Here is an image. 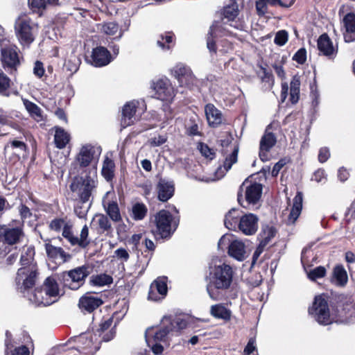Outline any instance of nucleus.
<instances>
[{"mask_svg": "<svg viewBox=\"0 0 355 355\" xmlns=\"http://www.w3.org/2000/svg\"><path fill=\"white\" fill-rule=\"evenodd\" d=\"M107 213L114 221H119L121 219L118 205L116 202H110L107 205Z\"/></svg>", "mask_w": 355, "mask_h": 355, "instance_id": "obj_52", "label": "nucleus"}, {"mask_svg": "<svg viewBox=\"0 0 355 355\" xmlns=\"http://www.w3.org/2000/svg\"><path fill=\"white\" fill-rule=\"evenodd\" d=\"M11 85V80L7 75L3 72H0V94L9 96V89Z\"/></svg>", "mask_w": 355, "mask_h": 355, "instance_id": "obj_48", "label": "nucleus"}, {"mask_svg": "<svg viewBox=\"0 0 355 355\" xmlns=\"http://www.w3.org/2000/svg\"><path fill=\"white\" fill-rule=\"evenodd\" d=\"M86 264L58 274V280L64 288L71 290H77L82 286L85 282V278L89 272L87 270Z\"/></svg>", "mask_w": 355, "mask_h": 355, "instance_id": "obj_4", "label": "nucleus"}, {"mask_svg": "<svg viewBox=\"0 0 355 355\" xmlns=\"http://www.w3.org/2000/svg\"><path fill=\"white\" fill-rule=\"evenodd\" d=\"M157 231L162 238H165L171 234L172 227L175 229L178 223L173 220L172 216L166 210H161L155 217Z\"/></svg>", "mask_w": 355, "mask_h": 355, "instance_id": "obj_11", "label": "nucleus"}, {"mask_svg": "<svg viewBox=\"0 0 355 355\" xmlns=\"http://www.w3.org/2000/svg\"><path fill=\"white\" fill-rule=\"evenodd\" d=\"M3 243L0 246V258L10 252L13 245L20 243L24 237V221L12 220L8 225H1Z\"/></svg>", "mask_w": 355, "mask_h": 355, "instance_id": "obj_3", "label": "nucleus"}, {"mask_svg": "<svg viewBox=\"0 0 355 355\" xmlns=\"http://www.w3.org/2000/svg\"><path fill=\"white\" fill-rule=\"evenodd\" d=\"M210 313L213 317L224 320H230L232 315L231 311L223 304L212 305L210 308Z\"/></svg>", "mask_w": 355, "mask_h": 355, "instance_id": "obj_34", "label": "nucleus"}, {"mask_svg": "<svg viewBox=\"0 0 355 355\" xmlns=\"http://www.w3.org/2000/svg\"><path fill=\"white\" fill-rule=\"evenodd\" d=\"M258 218L253 214L242 216L240 218L239 229L245 235H252L258 230Z\"/></svg>", "mask_w": 355, "mask_h": 355, "instance_id": "obj_20", "label": "nucleus"}, {"mask_svg": "<svg viewBox=\"0 0 355 355\" xmlns=\"http://www.w3.org/2000/svg\"><path fill=\"white\" fill-rule=\"evenodd\" d=\"M87 202V201H83V199L78 200L74 206V211L80 218H86L87 217L89 211V206L85 205V202Z\"/></svg>", "mask_w": 355, "mask_h": 355, "instance_id": "obj_50", "label": "nucleus"}, {"mask_svg": "<svg viewBox=\"0 0 355 355\" xmlns=\"http://www.w3.org/2000/svg\"><path fill=\"white\" fill-rule=\"evenodd\" d=\"M62 236L67 239L72 245H78V237L73 236L71 227L70 225L67 224L64 225Z\"/></svg>", "mask_w": 355, "mask_h": 355, "instance_id": "obj_53", "label": "nucleus"}, {"mask_svg": "<svg viewBox=\"0 0 355 355\" xmlns=\"http://www.w3.org/2000/svg\"><path fill=\"white\" fill-rule=\"evenodd\" d=\"M303 196L301 192H297L293 198V204L288 217V223L294 224L301 214L302 209Z\"/></svg>", "mask_w": 355, "mask_h": 355, "instance_id": "obj_30", "label": "nucleus"}, {"mask_svg": "<svg viewBox=\"0 0 355 355\" xmlns=\"http://www.w3.org/2000/svg\"><path fill=\"white\" fill-rule=\"evenodd\" d=\"M208 123L211 127H217L223 122V115L214 105L207 104L205 107Z\"/></svg>", "mask_w": 355, "mask_h": 355, "instance_id": "obj_25", "label": "nucleus"}, {"mask_svg": "<svg viewBox=\"0 0 355 355\" xmlns=\"http://www.w3.org/2000/svg\"><path fill=\"white\" fill-rule=\"evenodd\" d=\"M233 271L225 263L210 268L207 279V291L214 300H219L223 296L225 291L228 289L232 282Z\"/></svg>", "mask_w": 355, "mask_h": 355, "instance_id": "obj_2", "label": "nucleus"}, {"mask_svg": "<svg viewBox=\"0 0 355 355\" xmlns=\"http://www.w3.org/2000/svg\"><path fill=\"white\" fill-rule=\"evenodd\" d=\"M66 224L63 218H55L50 222L49 227L51 230L60 232L62 227H64V225Z\"/></svg>", "mask_w": 355, "mask_h": 355, "instance_id": "obj_58", "label": "nucleus"}, {"mask_svg": "<svg viewBox=\"0 0 355 355\" xmlns=\"http://www.w3.org/2000/svg\"><path fill=\"white\" fill-rule=\"evenodd\" d=\"M290 87V100L292 103H296L299 100L300 96V78L297 76L293 77Z\"/></svg>", "mask_w": 355, "mask_h": 355, "instance_id": "obj_43", "label": "nucleus"}, {"mask_svg": "<svg viewBox=\"0 0 355 355\" xmlns=\"http://www.w3.org/2000/svg\"><path fill=\"white\" fill-rule=\"evenodd\" d=\"M309 313L320 324L328 325L332 323L334 320L324 295L315 297L312 306L309 309Z\"/></svg>", "mask_w": 355, "mask_h": 355, "instance_id": "obj_5", "label": "nucleus"}, {"mask_svg": "<svg viewBox=\"0 0 355 355\" xmlns=\"http://www.w3.org/2000/svg\"><path fill=\"white\" fill-rule=\"evenodd\" d=\"M308 278L311 281H315L318 279L322 278L327 273L326 268L324 266H318L309 270H306Z\"/></svg>", "mask_w": 355, "mask_h": 355, "instance_id": "obj_49", "label": "nucleus"}, {"mask_svg": "<svg viewBox=\"0 0 355 355\" xmlns=\"http://www.w3.org/2000/svg\"><path fill=\"white\" fill-rule=\"evenodd\" d=\"M112 324V319L108 318L103 323L100 324V329L98 331L100 332L99 336H102V340L108 342L111 340L115 336V330L112 329L107 333H105V331L108 329Z\"/></svg>", "mask_w": 355, "mask_h": 355, "instance_id": "obj_40", "label": "nucleus"}, {"mask_svg": "<svg viewBox=\"0 0 355 355\" xmlns=\"http://www.w3.org/2000/svg\"><path fill=\"white\" fill-rule=\"evenodd\" d=\"M31 300L34 301L37 305L49 306L55 302L57 299H53L49 295H46L45 289L41 286L35 289Z\"/></svg>", "mask_w": 355, "mask_h": 355, "instance_id": "obj_29", "label": "nucleus"}, {"mask_svg": "<svg viewBox=\"0 0 355 355\" xmlns=\"http://www.w3.org/2000/svg\"><path fill=\"white\" fill-rule=\"evenodd\" d=\"M144 101H132L126 103L122 108L121 126L126 128L138 121L145 110Z\"/></svg>", "mask_w": 355, "mask_h": 355, "instance_id": "obj_8", "label": "nucleus"}, {"mask_svg": "<svg viewBox=\"0 0 355 355\" xmlns=\"http://www.w3.org/2000/svg\"><path fill=\"white\" fill-rule=\"evenodd\" d=\"M35 251L33 246L28 247L26 251L21 254L20 258L21 268H28L31 266L34 267L35 269L38 270L37 263L35 261Z\"/></svg>", "mask_w": 355, "mask_h": 355, "instance_id": "obj_32", "label": "nucleus"}, {"mask_svg": "<svg viewBox=\"0 0 355 355\" xmlns=\"http://www.w3.org/2000/svg\"><path fill=\"white\" fill-rule=\"evenodd\" d=\"M153 89L157 98L162 101L171 102L175 96V91L168 79H159L153 83Z\"/></svg>", "mask_w": 355, "mask_h": 355, "instance_id": "obj_15", "label": "nucleus"}, {"mask_svg": "<svg viewBox=\"0 0 355 355\" xmlns=\"http://www.w3.org/2000/svg\"><path fill=\"white\" fill-rule=\"evenodd\" d=\"M157 191L159 200L162 202H166L173 195L174 184L172 182L160 180L157 184Z\"/></svg>", "mask_w": 355, "mask_h": 355, "instance_id": "obj_28", "label": "nucleus"}, {"mask_svg": "<svg viewBox=\"0 0 355 355\" xmlns=\"http://www.w3.org/2000/svg\"><path fill=\"white\" fill-rule=\"evenodd\" d=\"M318 47L320 53L329 59H334L338 53V48L334 46L333 42L327 34H323L318 40Z\"/></svg>", "mask_w": 355, "mask_h": 355, "instance_id": "obj_22", "label": "nucleus"}, {"mask_svg": "<svg viewBox=\"0 0 355 355\" xmlns=\"http://www.w3.org/2000/svg\"><path fill=\"white\" fill-rule=\"evenodd\" d=\"M69 141V134L62 128H56L54 135L55 146L59 149H62L66 147Z\"/></svg>", "mask_w": 355, "mask_h": 355, "instance_id": "obj_36", "label": "nucleus"}, {"mask_svg": "<svg viewBox=\"0 0 355 355\" xmlns=\"http://www.w3.org/2000/svg\"><path fill=\"white\" fill-rule=\"evenodd\" d=\"M241 217L239 209H232L225 215L224 220L225 227L231 230H236L239 227V220Z\"/></svg>", "mask_w": 355, "mask_h": 355, "instance_id": "obj_33", "label": "nucleus"}, {"mask_svg": "<svg viewBox=\"0 0 355 355\" xmlns=\"http://www.w3.org/2000/svg\"><path fill=\"white\" fill-rule=\"evenodd\" d=\"M218 245L221 250L227 246L229 255L238 261H243L246 257L244 243L240 240L233 239L232 235H223L219 240Z\"/></svg>", "mask_w": 355, "mask_h": 355, "instance_id": "obj_9", "label": "nucleus"}, {"mask_svg": "<svg viewBox=\"0 0 355 355\" xmlns=\"http://www.w3.org/2000/svg\"><path fill=\"white\" fill-rule=\"evenodd\" d=\"M1 61L4 69L16 71L20 65V60L17 49L6 46L1 49Z\"/></svg>", "mask_w": 355, "mask_h": 355, "instance_id": "obj_14", "label": "nucleus"}, {"mask_svg": "<svg viewBox=\"0 0 355 355\" xmlns=\"http://www.w3.org/2000/svg\"><path fill=\"white\" fill-rule=\"evenodd\" d=\"M262 185L259 183L244 182L241 186L240 189H245V198L243 199L242 195L239 193L238 201L240 205L248 209L253 208L257 205L262 193Z\"/></svg>", "mask_w": 355, "mask_h": 355, "instance_id": "obj_6", "label": "nucleus"}, {"mask_svg": "<svg viewBox=\"0 0 355 355\" xmlns=\"http://www.w3.org/2000/svg\"><path fill=\"white\" fill-rule=\"evenodd\" d=\"M343 28V38L345 42H355V13L346 14L342 20Z\"/></svg>", "mask_w": 355, "mask_h": 355, "instance_id": "obj_21", "label": "nucleus"}, {"mask_svg": "<svg viewBox=\"0 0 355 355\" xmlns=\"http://www.w3.org/2000/svg\"><path fill=\"white\" fill-rule=\"evenodd\" d=\"M74 164L80 168H85L89 166V144H85L77 154Z\"/></svg>", "mask_w": 355, "mask_h": 355, "instance_id": "obj_39", "label": "nucleus"}, {"mask_svg": "<svg viewBox=\"0 0 355 355\" xmlns=\"http://www.w3.org/2000/svg\"><path fill=\"white\" fill-rule=\"evenodd\" d=\"M230 33V31L226 28H222L217 24H213L210 28L209 34L212 37L213 35H226Z\"/></svg>", "mask_w": 355, "mask_h": 355, "instance_id": "obj_60", "label": "nucleus"}, {"mask_svg": "<svg viewBox=\"0 0 355 355\" xmlns=\"http://www.w3.org/2000/svg\"><path fill=\"white\" fill-rule=\"evenodd\" d=\"M288 39V34L287 31L282 30L276 33L274 42L278 46H283L287 42Z\"/></svg>", "mask_w": 355, "mask_h": 355, "instance_id": "obj_56", "label": "nucleus"}, {"mask_svg": "<svg viewBox=\"0 0 355 355\" xmlns=\"http://www.w3.org/2000/svg\"><path fill=\"white\" fill-rule=\"evenodd\" d=\"M41 239L44 242V247L47 257L51 259H59L62 262H67L71 258V255L67 253L61 247H55L51 244V239L49 238Z\"/></svg>", "mask_w": 355, "mask_h": 355, "instance_id": "obj_19", "label": "nucleus"}, {"mask_svg": "<svg viewBox=\"0 0 355 355\" xmlns=\"http://www.w3.org/2000/svg\"><path fill=\"white\" fill-rule=\"evenodd\" d=\"M148 209L143 203H136L132 208V217L136 220H142L147 214Z\"/></svg>", "mask_w": 355, "mask_h": 355, "instance_id": "obj_44", "label": "nucleus"}, {"mask_svg": "<svg viewBox=\"0 0 355 355\" xmlns=\"http://www.w3.org/2000/svg\"><path fill=\"white\" fill-rule=\"evenodd\" d=\"M258 75L263 84V87H264L265 89H272L274 85V78L272 74L268 71L265 67L261 66L260 71Z\"/></svg>", "mask_w": 355, "mask_h": 355, "instance_id": "obj_42", "label": "nucleus"}, {"mask_svg": "<svg viewBox=\"0 0 355 355\" xmlns=\"http://www.w3.org/2000/svg\"><path fill=\"white\" fill-rule=\"evenodd\" d=\"M88 236V227L87 225H85L82 229L80 238H78V245L81 248H85L89 242L86 241V239Z\"/></svg>", "mask_w": 355, "mask_h": 355, "instance_id": "obj_61", "label": "nucleus"}, {"mask_svg": "<svg viewBox=\"0 0 355 355\" xmlns=\"http://www.w3.org/2000/svg\"><path fill=\"white\" fill-rule=\"evenodd\" d=\"M8 148H11L12 149L19 148L24 152H27L28 150V147L24 141L17 139L10 140L5 146V150Z\"/></svg>", "mask_w": 355, "mask_h": 355, "instance_id": "obj_55", "label": "nucleus"}, {"mask_svg": "<svg viewBox=\"0 0 355 355\" xmlns=\"http://www.w3.org/2000/svg\"><path fill=\"white\" fill-rule=\"evenodd\" d=\"M173 34L172 33H167L165 35H161L157 41V44L162 50H168L171 47V44L173 41Z\"/></svg>", "mask_w": 355, "mask_h": 355, "instance_id": "obj_46", "label": "nucleus"}, {"mask_svg": "<svg viewBox=\"0 0 355 355\" xmlns=\"http://www.w3.org/2000/svg\"><path fill=\"white\" fill-rule=\"evenodd\" d=\"M112 61L110 53L105 47L100 46L94 49L92 51V64L101 67L107 65Z\"/></svg>", "mask_w": 355, "mask_h": 355, "instance_id": "obj_24", "label": "nucleus"}, {"mask_svg": "<svg viewBox=\"0 0 355 355\" xmlns=\"http://www.w3.org/2000/svg\"><path fill=\"white\" fill-rule=\"evenodd\" d=\"M71 191L76 193L79 199L83 201L89 200V175L85 177H74L71 185Z\"/></svg>", "mask_w": 355, "mask_h": 355, "instance_id": "obj_17", "label": "nucleus"}, {"mask_svg": "<svg viewBox=\"0 0 355 355\" xmlns=\"http://www.w3.org/2000/svg\"><path fill=\"white\" fill-rule=\"evenodd\" d=\"M276 229L272 226H266L260 234V242L267 245L276 234Z\"/></svg>", "mask_w": 355, "mask_h": 355, "instance_id": "obj_45", "label": "nucleus"}, {"mask_svg": "<svg viewBox=\"0 0 355 355\" xmlns=\"http://www.w3.org/2000/svg\"><path fill=\"white\" fill-rule=\"evenodd\" d=\"M94 226L99 229L101 232H105L110 229L111 224L107 217L103 214L95 215L92 220Z\"/></svg>", "mask_w": 355, "mask_h": 355, "instance_id": "obj_41", "label": "nucleus"}, {"mask_svg": "<svg viewBox=\"0 0 355 355\" xmlns=\"http://www.w3.org/2000/svg\"><path fill=\"white\" fill-rule=\"evenodd\" d=\"M78 307L85 314L89 313V292L85 293L80 298Z\"/></svg>", "mask_w": 355, "mask_h": 355, "instance_id": "obj_59", "label": "nucleus"}, {"mask_svg": "<svg viewBox=\"0 0 355 355\" xmlns=\"http://www.w3.org/2000/svg\"><path fill=\"white\" fill-rule=\"evenodd\" d=\"M239 12V8L237 0H230V3L224 7L222 12L223 16V20H227V21H223V24H225L227 22H230V26L238 30H243L245 28L244 23L243 21L235 20Z\"/></svg>", "mask_w": 355, "mask_h": 355, "instance_id": "obj_13", "label": "nucleus"}, {"mask_svg": "<svg viewBox=\"0 0 355 355\" xmlns=\"http://www.w3.org/2000/svg\"><path fill=\"white\" fill-rule=\"evenodd\" d=\"M276 141L275 136L266 130L260 141L259 157L262 161L268 160V153L275 145Z\"/></svg>", "mask_w": 355, "mask_h": 355, "instance_id": "obj_23", "label": "nucleus"}, {"mask_svg": "<svg viewBox=\"0 0 355 355\" xmlns=\"http://www.w3.org/2000/svg\"><path fill=\"white\" fill-rule=\"evenodd\" d=\"M256 349L257 348L255 339L250 338L244 349L243 355H250L252 352H254L256 350Z\"/></svg>", "mask_w": 355, "mask_h": 355, "instance_id": "obj_64", "label": "nucleus"}, {"mask_svg": "<svg viewBox=\"0 0 355 355\" xmlns=\"http://www.w3.org/2000/svg\"><path fill=\"white\" fill-rule=\"evenodd\" d=\"M42 286L45 289L46 294L53 299H57L60 291L57 280L54 277L50 276L46 278Z\"/></svg>", "mask_w": 355, "mask_h": 355, "instance_id": "obj_35", "label": "nucleus"}, {"mask_svg": "<svg viewBox=\"0 0 355 355\" xmlns=\"http://www.w3.org/2000/svg\"><path fill=\"white\" fill-rule=\"evenodd\" d=\"M8 334H10L7 331L6 336H8ZM10 336H11V335ZM5 355H31L30 347L26 345L14 347L11 338H6L5 340Z\"/></svg>", "mask_w": 355, "mask_h": 355, "instance_id": "obj_27", "label": "nucleus"}, {"mask_svg": "<svg viewBox=\"0 0 355 355\" xmlns=\"http://www.w3.org/2000/svg\"><path fill=\"white\" fill-rule=\"evenodd\" d=\"M268 0H258L256 1V9L259 15H263L267 11Z\"/></svg>", "mask_w": 355, "mask_h": 355, "instance_id": "obj_63", "label": "nucleus"}, {"mask_svg": "<svg viewBox=\"0 0 355 355\" xmlns=\"http://www.w3.org/2000/svg\"><path fill=\"white\" fill-rule=\"evenodd\" d=\"M171 73L181 86L191 87L197 83L191 69L182 63L176 64L171 69Z\"/></svg>", "mask_w": 355, "mask_h": 355, "instance_id": "obj_12", "label": "nucleus"}, {"mask_svg": "<svg viewBox=\"0 0 355 355\" xmlns=\"http://www.w3.org/2000/svg\"><path fill=\"white\" fill-rule=\"evenodd\" d=\"M223 149L222 153L225 157L223 166H220L215 172L213 181L220 180L225 176V173L232 168V165L237 162L239 146L234 144H221Z\"/></svg>", "mask_w": 355, "mask_h": 355, "instance_id": "obj_7", "label": "nucleus"}, {"mask_svg": "<svg viewBox=\"0 0 355 355\" xmlns=\"http://www.w3.org/2000/svg\"><path fill=\"white\" fill-rule=\"evenodd\" d=\"M114 168L115 164L113 160L107 155L103 164L101 173L107 182L113 179L114 176Z\"/></svg>", "mask_w": 355, "mask_h": 355, "instance_id": "obj_38", "label": "nucleus"}, {"mask_svg": "<svg viewBox=\"0 0 355 355\" xmlns=\"http://www.w3.org/2000/svg\"><path fill=\"white\" fill-rule=\"evenodd\" d=\"M38 275V270L35 269L33 266L28 269L26 268H19L15 277L17 291L24 293L33 288L35 285Z\"/></svg>", "mask_w": 355, "mask_h": 355, "instance_id": "obj_10", "label": "nucleus"}, {"mask_svg": "<svg viewBox=\"0 0 355 355\" xmlns=\"http://www.w3.org/2000/svg\"><path fill=\"white\" fill-rule=\"evenodd\" d=\"M98 30L109 35H115L119 31V26L116 23L111 21L102 24H98Z\"/></svg>", "mask_w": 355, "mask_h": 355, "instance_id": "obj_47", "label": "nucleus"}, {"mask_svg": "<svg viewBox=\"0 0 355 355\" xmlns=\"http://www.w3.org/2000/svg\"><path fill=\"white\" fill-rule=\"evenodd\" d=\"M22 101L26 110L33 119L37 121L42 119V110L37 104L26 98H23Z\"/></svg>", "mask_w": 355, "mask_h": 355, "instance_id": "obj_37", "label": "nucleus"}, {"mask_svg": "<svg viewBox=\"0 0 355 355\" xmlns=\"http://www.w3.org/2000/svg\"><path fill=\"white\" fill-rule=\"evenodd\" d=\"M331 282L340 287L345 286L348 281L346 270L342 265H336L333 270Z\"/></svg>", "mask_w": 355, "mask_h": 355, "instance_id": "obj_31", "label": "nucleus"}, {"mask_svg": "<svg viewBox=\"0 0 355 355\" xmlns=\"http://www.w3.org/2000/svg\"><path fill=\"white\" fill-rule=\"evenodd\" d=\"M198 148L200 153L206 158L212 159L214 157V150L210 148L207 144H205L204 143H200Z\"/></svg>", "mask_w": 355, "mask_h": 355, "instance_id": "obj_57", "label": "nucleus"}, {"mask_svg": "<svg viewBox=\"0 0 355 355\" xmlns=\"http://www.w3.org/2000/svg\"><path fill=\"white\" fill-rule=\"evenodd\" d=\"M113 279L110 275L106 274H100L94 276L92 283L95 286H103L112 283Z\"/></svg>", "mask_w": 355, "mask_h": 355, "instance_id": "obj_51", "label": "nucleus"}, {"mask_svg": "<svg viewBox=\"0 0 355 355\" xmlns=\"http://www.w3.org/2000/svg\"><path fill=\"white\" fill-rule=\"evenodd\" d=\"M17 37L21 44L28 45L34 41L33 27L27 19L19 21L15 26Z\"/></svg>", "mask_w": 355, "mask_h": 355, "instance_id": "obj_18", "label": "nucleus"}, {"mask_svg": "<svg viewBox=\"0 0 355 355\" xmlns=\"http://www.w3.org/2000/svg\"><path fill=\"white\" fill-rule=\"evenodd\" d=\"M187 326V321L180 317H164L159 326L150 327L146 330L147 345L155 355H160L164 350V345H167L168 336L178 335Z\"/></svg>", "mask_w": 355, "mask_h": 355, "instance_id": "obj_1", "label": "nucleus"}, {"mask_svg": "<svg viewBox=\"0 0 355 355\" xmlns=\"http://www.w3.org/2000/svg\"><path fill=\"white\" fill-rule=\"evenodd\" d=\"M88 334L87 332L82 333L74 338V341L77 345V348L86 349L89 346Z\"/></svg>", "mask_w": 355, "mask_h": 355, "instance_id": "obj_54", "label": "nucleus"}, {"mask_svg": "<svg viewBox=\"0 0 355 355\" xmlns=\"http://www.w3.org/2000/svg\"><path fill=\"white\" fill-rule=\"evenodd\" d=\"M293 60L299 64H303L306 60V51L305 49H299L293 57Z\"/></svg>", "mask_w": 355, "mask_h": 355, "instance_id": "obj_62", "label": "nucleus"}, {"mask_svg": "<svg viewBox=\"0 0 355 355\" xmlns=\"http://www.w3.org/2000/svg\"><path fill=\"white\" fill-rule=\"evenodd\" d=\"M59 0H28V6L33 12L42 15L49 7L58 5Z\"/></svg>", "mask_w": 355, "mask_h": 355, "instance_id": "obj_26", "label": "nucleus"}, {"mask_svg": "<svg viewBox=\"0 0 355 355\" xmlns=\"http://www.w3.org/2000/svg\"><path fill=\"white\" fill-rule=\"evenodd\" d=\"M167 291V278L158 277L150 284L148 300L155 302L161 300L166 295Z\"/></svg>", "mask_w": 355, "mask_h": 355, "instance_id": "obj_16", "label": "nucleus"}]
</instances>
